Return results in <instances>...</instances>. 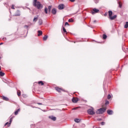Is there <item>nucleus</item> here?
Wrapping results in <instances>:
<instances>
[{
  "mask_svg": "<svg viewBox=\"0 0 128 128\" xmlns=\"http://www.w3.org/2000/svg\"><path fill=\"white\" fill-rule=\"evenodd\" d=\"M33 6H35V8H37L38 10L42 8V6L40 4V2H38V0H34Z\"/></svg>",
  "mask_w": 128,
  "mask_h": 128,
  "instance_id": "1",
  "label": "nucleus"
},
{
  "mask_svg": "<svg viewBox=\"0 0 128 128\" xmlns=\"http://www.w3.org/2000/svg\"><path fill=\"white\" fill-rule=\"evenodd\" d=\"M106 110V108H100L96 112V114H104Z\"/></svg>",
  "mask_w": 128,
  "mask_h": 128,
  "instance_id": "2",
  "label": "nucleus"
},
{
  "mask_svg": "<svg viewBox=\"0 0 128 128\" xmlns=\"http://www.w3.org/2000/svg\"><path fill=\"white\" fill-rule=\"evenodd\" d=\"M88 114H90V116H92L96 114L94 111V108H92L91 109H88Z\"/></svg>",
  "mask_w": 128,
  "mask_h": 128,
  "instance_id": "3",
  "label": "nucleus"
},
{
  "mask_svg": "<svg viewBox=\"0 0 128 128\" xmlns=\"http://www.w3.org/2000/svg\"><path fill=\"white\" fill-rule=\"evenodd\" d=\"M100 12V10L94 8L92 12V14H98Z\"/></svg>",
  "mask_w": 128,
  "mask_h": 128,
  "instance_id": "4",
  "label": "nucleus"
},
{
  "mask_svg": "<svg viewBox=\"0 0 128 128\" xmlns=\"http://www.w3.org/2000/svg\"><path fill=\"white\" fill-rule=\"evenodd\" d=\"M12 117L10 119V121H9V123L8 122H7L5 124L4 126H6L8 125V126H10V124H12Z\"/></svg>",
  "mask_w": 128,
  "mask_h": 128,
  "instance_id": "5",
  "label": "nucleus"
},
{
  "mask_svg": "<svg viewBox=\"0 0 128 128\" xmlns=\"http://www.w3.org/2000/svg\"><path fill=\"white\" fill-rule=\"evenodd\" d=\"M78 100H80V99H78V98H72V102L74 104H76V102H78Z\"/></svg>",
  "mask_w": 128,
  "mask_h": 128,
  "instance_id": "6",
  "label": "nucleus"
},
{
  "mask_svg": "<svg viewBox=\"0 0 128 128\" xmlns=\"http://www.w3.org/2000/svg\"><path fill=\"white\" fill-rule=\"evenodd\" d=\"M59 10H64V4H60L58 6Z\"/></svg>",
  "mask_w": 128,
  "mask_h": 128,
  "instance_id": "7",
  "label": "nucleus"
},
{
  "mask_svg": "<svg viewBox=\"0 0 128 128\" xmlns=\"http://www.w3.org/2000/svg\"><path fill=\"white\" fill-rule=\"evenodd\" d=\"M52 14H56V8H54L53 9H52Z\"/></svg>",
  "mask_w": 128,
  "mask_h": 128,
  "instance_id": "8",
  "label": "nucleus"
},
{
  "mask_svg": "<svg viewBox=\"0 0 128 128\" xmlns=\"http://www.w3.org/2000/svg\"><path fill=\"white\" fill-rule=\"evenodd\" d=\"M109 18H110V20H114V18H116V15H114V16H110V17H109Z\"/></svg>",
  "mask_w": 128,
  "mask_h": 128,
  "instance_id": "9",
  "label": "nucleus"
},
{
  "mask_svg": "<svg viewBox=\"0 0 128 128\" xmlns=\"http://www.w3.org/2000/svg\"><path fill=\"white\" fill-rule=\"evenodd\" d=\"M49 118H50L52 120H56V118L54 116H50Z\"/></svg>",
  "mask_w": 128,
  "mask_h": 128,
  "instance_id": "10",
  "label": "nucleus"
},
{
  "mask_svg": "<svg viewBox=\"0 0 128 128\" xmlns=\"http://www.w3.org/2000/svg\"><path fill=\"white\" fill-rule=\"evenodd\" d=\"M38 36H42V30H38Z\"/></svg>",
  "mask_w": 128,
  "mask_h": 128,
  "instance_id": "11",
  "label": "nucleus"
},
{
  "mask_svg": "<svg viewBox=\"0 0 128 128\" xmlns=\"http://www.w3.org/2000/svg\"><path fill=\"white\" fill-rule=\"evenodd\" d=\"M112 112H113L112 110H107V114H110V115L112 114Z\"/></svg>",
  "mask_w": 128,
  "mask_h": 128,
  "instance_id": "12",
  "label": "nucleus"
},
{
  "mask_svg": "<svg viewBox=\"0 0 128 128\" xmlns=\"http://www.w3.org/2000/svg\"><path fill=\"white\" fill-rule=\"evenodd\" d=\"M108 12V16H109V18L110 17V16H112V10H109V11Z\"/></svg>",
  "mask_w": 128,
  "mask_h": 128,
  "instance_id": "13",
  "label": "nucleus"
},
{
  "mask_svg": "<svg viewBox=\"0 0 128 128\" xmlns=\"http://www.w3.org/2000/svg\"><path fill=\"white\" fill-rule=\"evenodd\" d=\"M20 110V109L18 108L14 112V114L16 116L18 115V112Z\"/></svg>",
  "mask_w": 128,
  "mask_h": 128,
  "instance_id": "14",
  "label": "nucleus"
},
{
  "mask_svg": "<svg viewBox=\"0 0 128 128\" xmlns=\"http://www.w3.org/2000/svg\"><path fill=\"white\" fill-rule=\"evenodd\" d=\"M38 24L40 26H42V20L40 19L38 20Z\"/></svg>",
  "mask_w": 128,
  "mask_h": 128,
  "instance_id": "15",
  "label": "nucleus"
},
{
  "mask_svg": "<svg viewBox=\"0 0 128 128\" xmlns=\"http://www.w3.org/2000/svg\"><path fill=\"white\" fill-rule=\"evenodd\" d=\"M56 90H57V92H60L62 91V89L58 87L56 88Z\"/></svg>",
  "mask_w": 128,
  "mask_h": 128,
  "instance_id": "16",
  "label": "nucleus"
},
{
  "mask_svg": "<svg viewBox=\"0 0 128 128\" xmlns=\"http://www.w3.org/2000/svg\"><path fill=\"white\" fill-rule=\"evenodd\" d=\"M2 99L4 100H6V102H8V98L7 97H6L4 96H2Z\"/></svg>",
  "mask_w": 128,
  "mask_h": 128,
  "instance_id": "17",
  "label": "nucleus"
},
{
  "mask_svg": "<svg viewBox=\"0 0 128 128\" xmlns=\"http://www.w3.org/2000/svg\"><path fill=\"white\" fill-rule=\"evenodd\" d=\"M38 84H41V86H44V82H42V81H39L38 82Z\"/></svg>",
  "mask_w": 128,
  "mask_h": 128,
  "instance_id": "18",
  "label": "nucleus"
},
{
  "mask_svg": "<svg viewBox=\"0 0 128 128\" xmlns=\"http://www.w3.org/2000/svg\"><path fill=\"white\" fill-rule=\"evenodd\" d=\"M74 122H80V119L76 118L74 120Z\"/></svg>",
  "mask_w": 128,
  "mask_h": 128,
  "instance_id": "19",
  "label": "nucleus"
},
{
  "mask_svg": "<svg viewBox=\"0 0 128 128\" xmlns=\"http://www.w3.org/2000/svg\"><path fill=\"white\" fill-rule=\"evenodd\" d=\"M4 76V72H0V76Z\"/></svg>",
  "mask_w": 128,
  "mask_h": 128,
  "instance_id": "20",
  "label": "nucleus"
},
{
  "mask_svg": "<svg viewBox=\"0 0 128 128\" xmlns=\"http://www.w3.org/2000/svg\"><path fill=\"white\" fill-rule=\"evenodd\" d=\"M44 40H48V36L46 35L43 38Z\"/></svg>",
  "mask_w": 128,
  "mask_h": 128,
  "instance_id": "21",
  "label": "nucleus"
},
{
  "mask_svg": "<svg viewBox=\"0 0 128 128\" xmlns=\"http://www.w3.org/2000/svg\"><path fill=\"white\" fill-rule=\"evenodd\" d=\"M124 27L125 28H128V22H126V24L124 25Z\"/></svg>",
  "mask_w": 128,
  "mask_h": 128,
  "instance_id": "22",
  "label": "nucleus"
},
{
  "mask_svg": "<svg viewBox=\"0 0 128 128\" xmlns=\"http://www.w3.org/2000/svg\"><path fill=\"white\" fill-rule=\"evenodd\" d=\"M52 6H48V10H49V12H50V10H52Z\"/></svg>",
  "mask_w": 128,
  "mask_h": 128,
  "instance_id": "23",
  "label": "nucleus"
},
{
  "mask_svg": "<svg viewBox=\"0 0 128 128\" xmlns=\"http://www.w3.org/2000/svg\"><path fill=\"white\" fill-rule=\"evenodd\" d=\"M68 22H74V19L72 18H70L68 20Z\"/></svg>",
  "mask_w": 128,
  "mask_h": 128,
  "instance_id": "24",
  "label": "nucleus"
},
{
  "mask_svg": "<svg viewBox=\"0 0 128 128\" xmlns=\"http://www.w3.org/2000/svg\"><path fill=\"white\" fill-rule=\"evenodd\" d=\"M108 38V36L106 34H103V39L106 40Z\"/></svg>",
  "mask_w": 128,
  "mask_h": 128,
  "instance_id": "25",
  "label": "nucleus"
},
{
  "mask_svg": "<svg viewBox=\"0 0 128 128\" xmlns=\"http://www.w3.org/2000/svg\"><path fill=\"white\" fill-rule=\"evenodd\" d=\"M48 8H46V7L45 8H44V12H45V14H48Z\"/></svg>",
  "mask_w": 128,
  "mask_h": 128,
  "instance_id": "26",
  "label": "nucleus"
},
{
  "mask_svg": "<svg viewBox=\"0 0 128 128\" xmlns=\"http://www.w3.org/2000/svg\"><path fill=\"white\" fill-rule=\"evenodd\" d=\"M94 2H95V4H98L100 0H94Z\"/></svg>",
  "mask_w": 128,
  "mask_h": 128,
  "instance_id": "27",
  "label": "nucleus"
},
{
  "mask_svg": "<svg viewBox=\"0 0 128 128\" xmlns=\"http://www.w3.org/2000/svg\"><path fill=\"white\" fill-rule=\"evenodd\" d=\"M110 98H112V96H110V94H108V100H110Z\"/></svg>",
  "mask_w": 128,
  "mask_h": 128,
  "instance_id": "28",
  "label": "nucleus"
},
{
  "mask_svg": "<svg viewBox=\"0 0 128 128\" xmlns=\"http://www.w3.org/2000/svg\"><path fill=\"white\" fill-rule=\"evenodd\" d=\"M118 4H119V7L120 8H122V4H120V2H118Z\"/></svg>",
  "mask_w": 128,
  "mask_h": 128,
  "instance_id": "29",
  "label": "nucleus"
},
{
  "mask_svg": "<svg viewBox=\"0 0 128 128\" xmlns=\"http://www.w3.org/2000/svg\"><path fill=\"white\" fill-rule=\"evenodd\" d=\"M63 32H66V28H64V27H63Z\"/></svg>",
  "mask_w": 128,
  "mask_h": 128,
  "instance_id": "30",
  "label": "nucleus"
},
{
  "mask_svg": "<svg viewBox=\"0 0 128 128\" xmlns=\"http://www.w3.org/2000/svg\"><path fill=\"white\" fill-rule=\"evenodd\" d=\"M38 20V18H34V22H36Z\"/></svg>",
  "mask_w": 128,
  "mask_h": 128,
  "instance_id": "31",
  "label": "nucleus"
},
{
  "mask_svg": "<svg viewBox=\"0 0 128 128\" xmlns=\"http://www.w3.org/2000/svg\"><path fill=\"white\" fill-rule=\"evenodd\" d=\"M110 104V102L108 101V100H106V103H105V104Z\"/></svg>",
  "mask_w": 128,
  "mask_h": 128,
  "instance_id": "32",
  "label": "nucleus"
},
{
  "mask_svg": "<svg viewBox=\"0 0 128 128\" xmlns=\"http://www.w3.org/2000/svg\"><path fill=\"white\" fill-rule=\"evenodd\" d=\"M65 26H70V24H68V22H66Z\"/></svg>",
  "mask_w": 128,
  "mask_h": 128,
  "instance_id": "33",
  "label": "nucleus"
},
{
  "mask_svg": "<svg viewBox=\"0 0 128 128\" xmlns=\"http://www.w3.org/2000/svg\"><path fill=\"white\" fill-rule=\"evenodd\" d=\"M12 10H14V5H12Z\"/></svg>",
  "mask_w": 128,
  "mask_h": 128,
  "instance_id": "34",
  "label": "nucleus"
},
{
  "mask_svg": "<svg viewBox=\"0 0 128 128\" xmlns=\"http://www.w3.org/2000/svg\"><path fill=\"white\" fill-rule=\"evenodd\" d=\"M104 122H101V125L102 126H104Z\"/></svg>",
  "mask_w": 128,
  "mask_h": 128,
  "instance_id": "35",
  "label": "nucleus"
},
{
  "mask_svg": "<svg viewBox=\"0 0 128 128\" xmlns=\"http://www.w3.org/2000/svg\"><path fill=\"white\" fill-rule=\"evenodd\" d=\"M24 28H28V26H24Z\"/></svg>",
  "mask_w": 128,
  "mask_h": 128,
  "instance_id": "36",
  "label": "nucleus"
},
{
  "mask_svg": "<svg viewBox=\"0 0 128 128\" xmlns=\"http://www.w3.org/2000/svg\"><path fill=\"white\" fill-rule=\"evenodd\" d=\"M71 2H74L76 0H69Z\"/></svg>",
  "mask_w": 128,
  "mask_h": 128,
  "instance_id": "37",
  "label": "nucleus"
},
{
  "mask_svg": "<svg viewBox=\"0 0 128 128\" xmlns=\"http://www.w3.org/2000/svg\"><path fill=\"white\" fill-rule=\"evenodd\" d=\"M37 104H39V105L42 106V104L40 103V102H38V103H37Z\"/></svg>",
  "mask_w": 128,
  "mask_h": 128,
  "instance_id": "38",
  "label": "nucleus"
},
{
  "mask_svg": "<svg viewBox=\"0 0 128 128\" xmlns=\"http://www.w3.org/2000/svg\"><path fill=\"white\" fill-rule=\"evenodd\" d=\"M18 96H20V92H18Z\"/></svg>",
  "mask_w": 128,
  "mask_h": 128,
  "instance_id": "39",
  "label": "nucleus"
},
{
  "mask_svg": "<svg viewBox=\"0 0 128 128\" xmlns=\"http://www.w3.org/2000/svg\"><path fill=\"white\" fill-rule=\"evenodd\" d=\"M16 16H20V13H18V14H16Z\"/></svg>",
  "mask_w": 128,
  "mask_h": 128,
  "instance_id": "40",
  "label": "nucleus"
},
{
  "mask_svg": "<svg viewBox=\"0 0 128 128\" xmlns=\"http://www.w3.org/2000/svg\"><path fill=\"white\" fill-rule=\"evenodd\" d=\"M104 92H106V89H104Z\"/></svg>",
  "mask_w": 128,
  "mask_h": 128,
  "instance_id": "41",
  "label": "nucleus"
},
{
  "mask_svg": "<svg viewBox=\"0 0 128 128\" xmlns=\"http://www.w3.org/2000/svg\"><path fill=\"white\" fill-rule=\"evenodd\" d=\"M94 22H96V20H94Z\"/></svg>",
  "mask_w": 128,
  "mask_h": 128,
  "instance_id": "42",
  "label": "nucleus"
},
{
  "mask_svg": "<svg viewBox=\"0 0 128 128\" xmlns=\"http://www.w3.org/2000/svg\"><path fill=\"white\" fill-rule=\"evenodd\" d=\"M3 44V43H2V42L0 43V46H1V44Z\"/></svg>",
  "mask_w": 128,
  "mask_h": 128,
  "instance_id": "43",
  "label": "nucleus"
},
{
  "mask_svg": "<svg viewBox=\"0 0 128 128\" xmlns=\"http://www.w3.org/2000/svg\"><path fill=\"white\" fill-rule=\"evenodd\" d=\"M106 14H106H106H104V16H106Z\"/></svg>",
  "mask_w": 128,
  "mask_h": 128,
  "instance_id": "44",
  "label": "nucleus"
},
{
  "mask_svg": "<svg viewBox=\"0 0 128 128\" xmlns=\"http://www.w3.org/2000/svg\"><path fill=\"white\" fill-rule=\"evenodd\" d=\"M2 70V68H0V70Z\"/></svg>",
  "mask_w": 128,
  "mask_h": 128,
  "instance_id": "45",
  "label": "nucleus"
}]
</instances>
